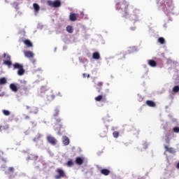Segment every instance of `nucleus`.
<instances>
[{"label": "nucleus", "mask_w": 179, "mask_h": 179, "mask_svg": "<svg viewBox=\"0 0 179 179\" xmlns=\"http://www.w3.org/2000/svg\"><path fill=\"white\" fill-rule=\"evenodd\" d=\"M117 10H121L124 12L123 17H127L128 16V3L127 1H123L116 4Z\"/></svg>", "instance_id": "1"}, {"label": "nucleus", "mask_w": 179, "mask_h": 179, "mask_svg": "<svg viewBox=\"0 0 179 179\" xmlns=\"http://www.w3.org/2000/svg\"><path fill=\"white\" fill-rule=\"evenodd\" d=\"M13 69H18L17 71V75L19 76H23V75H24V69L23 68L22 64H20L19 63H15L14 64H13Z\"/></svg>", "instance_id": "2"}, {"label": "nucleus", "mask_w": 179, "mask_h": 179, "mask_svg": "<svg viewBox=\"0 0 179 179\" xmlns=\"http://www.w3.org/2000/svg\"><path fill=\"white\" fill-rule=\"evenodd\" d=\"M3 57L5 59L3 62V65H6L7 66H8V68H10V66H12V60H10V55L6 53H3Z\"/></svg>", "instance_id": "3"}, {"label": "nucleus", "mask_w": 179, "mask_h": 179, "mask_svg": "<svg viewBox=\"0 0 179 179\" xmlns=\"http://www.w3.org/2000/svg\"><path fill=\"white\" fill-rule=\"evenodd\" d=\"M47 3H48V6H52V8H59L62 5L61 1H59V0H56L55 1L48 0L47 1Z\"/></svg>", "instance_id": "4"}, {"label": "nucleus", "mask_w": 179, "mask_h": 179, "mask_svg": "<svg viewBox=\"0 0 179 179\" xmlns=\"http://www.w3.org/2000/svg\"><path fill=\"white\" fill-rule=\"evenodd\" d=\"M46 141H48V143H50V145H52L53 146H55V145H57L58 143L57 138H55V137L52 136V135H48L46 136Z\"/></svg>", "instance_id": "5"}, {"label": "nucleus", "mask_w": 179, "mask_h": 179, "mask_svg": "<svg viewBox=\"0 0 179 179\" xmlns=\"http://www.w3.org/2000/svg\"><path fill=\"white\" fill-rule=\"evenodd\" d=\"M56 173H57L58 174L55 176L56 179L66 178V175L65 174V172L64 171V170L61 169H57L56 170Z\"/></svg>", "instance_id": "6"}, {"label": "nucleus", "mask_w": 179, "mask_h": 179, "mask_svg": "<svg viewBox=\"0 0 179 179\" xmlns=\"http://www.w3.org/2000/svg\"><path fill=\"white\" fill-rule=\"evenodd\" d=\"M27 162H29L30 160L31 162H37V160H38V155H37L34 153L29 154L28 155V157H27Z\"/></svg>", "instance_id": "7"}, {"label": "nucleus", "mask_w": 179, "mask_h": 179, "mask_svg": "<svg viewBox=\"0 0 179 179\" xmlns=\"http://www.w3.org/2000/svg\"><path fill=\"white\" fill-rule=\"evenodd\" d=\"M94 100L95 101H107V98H106V96L98 95L94 98Z\"/></svg>", "instance_id": "8"}, {"label": "nucleus", "mask_w": 179, "mask_h": 179, "mask_svg": "<svg viewBox=\"0 0 179 179\" xmlns=\"http://www.w3.org/2000/svg\"><path fill=\"white\" fill-rule=\"evenodd\" d=\"M69 20L71 22H76V20H78V14L71 13L69 15Z\"/></svg>", "instance_id": "9"}, {"label": "nucleus", "mask_w": 179, "mask_h": 179, "mask_svg": "<svg viewBox=\"0 0 179 179\" xmlns=\"http://www.w3.org/2000/svg\"><path fill=\"white\" fill-rule=\"evenodd\" d=\"M24 56L27 58H34V54L31 51H24Z\"/></svg>", "instance_id": "10"}, {"label": "nucleus", "mask_w": 179, "mask_h": 179, "mask_svg": "<svg viewBox=\"0 0 179 179\" xmlns=\"http://www.w3.org/2000/svg\"><path fill=\"white\" fill-rule=\"evenodd\" d=\"M62 142L64 146H68V145H69L70 143L69 138H68V136H64L62 137Z\"/></svg>", "instance_id": "11"}, {"label": "nucleus", "mask_w": 179, "mask_h": 179, "mask_svg": "<svg viewBox=\"0 0 179 179\" xmlns=\"http://www.w3.org/2000/svg\"><path fill=\"white\" fill-rule=\"evenodd\" d=\"M164 149H166V152H169V153H176V150L173 148H169V146L164 145Z\"/></svg>", "instance_id": "12"}, {"label": "nucleus", "mask_w": 179, "mask_h": 179, "mask_svg": "<svg viewBox=\"0 0 179 179\" xmlns=\"http://www.w3.org/2000/svg\"><path fill=\"white\" fill-rule=\"evenodd\" d=\"M148 65L150 66H152V68H155V66H157V62L153 59L148 60Z\"/></svg>", "instance_id": "13"}, {"label": "nucleus", "mask_w": 179, "mask_h": 179, "mask_svg": "<svg viewBox=\"0 0 179 179\" xmlns=\"http://www.w3.org/2000/svg\"><path fill=\"white\" fill-rule=\"evenodd\" d=\"M145 104L148 106V107H156V103L153 101L148 100L145 101Z\"/></svg>", "instance_id": "14"}, {"label": "nucleus", "mask_w": 179, "mask_h": 179, "mask_svg": "<svg viewBox=\"0 0 179 179\" xmlns=\"http://www.w3.org/2000/svg\"><path fill=\"white\" fill-rule=\"evenodd\" d=\"M76 164L78 166H82L83 164V159L80 157H78L76 158Z\"/></svg>", "instance_id": "15"}, {"label": "nucleus", "mask_w": 179, "mask_h": 179, "mask_svg": "<svg viewBox=\"0 0 179 179\" xmlns=\"http://www.w3.org/2000/svg\"><path fill=\"white\" fill-rule=\"evenodd\" d=\"M33 8L35 13H38V12H40V6L37 3L33 4Z\"/></svg>", "instance_id": "16"}, {"label": "nucleus", "mask_w": 179, "mask_h": 179, "mask_svg": "<svg viewBox=\"0 0 179 179\" xmlns=\"http://www.w3.org/2000/svg\"><path fill=\"white\" fill-rule=\"evenodd\" d=\"M48 101H52L55 99V95L52 93L50 94L49 95L47 96L46 97Z\"/></svg>", "instance_id": "17"}, {"label": "nucleus", "mask_w": 179, "mask_h": 179, "mask_svg": "<svg viewBox=\"0 0 179 179\" xmlns=\"http://www.w3.org/2000/svg\"><path fill=\"white\" fill-rule=\"evenodd\" d=\"M58 115H59V108H56L53 111V117L54 118H57Z\"/></svg>", "instance_id": "18"}, {"label": "nucleus", "mask_w": 179, "mask_h": 179, "mask_svg": "<svg viewBox=\"0 0 179 179\" xmlns=\"http://www.w3.org/2000/svg\"><path fill=\"white\" fill-rule=\"evenodd\" d=\"M23 43H24V44H25V45H27V47H29V48L33 47V43L29 39L23 41Z\"/></svg>", "instance_id": "19"}, {"label": "nucleus", "mask_w": 179, "mask_h": 179, "mask_svg": "<svg viewBox=\"0 0 179 179\" xmlns=\"http://www.w3.org/2000/svg\"><path fill=\"white\" fill-rule=\"evenodd\" d=\"M30 114H38V108L34 106L31 108V110H30Z\"/></svg>", "instance_id": "20"}, {"label": "nucleus", "mask_w": 179, "mask_h": 179, "mask_svg": "<svg viewBox=\"0 0 179 179\" xmlns=\"http://www.w3.org/2000/svg\"><path fill=\"white\" fill-rule=\"evenodd\" d=\"M96 90L99 92V93H100L101 92V87H103V82H99L96 84Z\"/></svg>", "instance_id": "21"}, {"label": "nucleus", "mask_w": 179, "mask_h": 179, "mask_svg": "<svg viewBox=\"0 0 179 179\" xmlns=\"http://www.w3.org/2000/svg\"><path fill=\"white\" fill-rule=\"evenodd\" d=\"M92 58L94 59H100V53L99 52H94L92 55Z\"/></svg>", "instance_id": "22"}, {"label": "nucleus", "mask_w": 179, "mask_h": 179, "mask_svg": "<svg viewBox=\"0 0 179 179\" xmlns=\"http://www.w3.org/2000/svg\"><path fill=\"white\" fill-rule=\"evenodd\" d=\"M101 173L103 174V176H108L110 174V170L103 169L101 170Z\"/></svg>", "instance_id": "23"}, {"label": "nucleus", "mask_w": 179, "mask_h": 179, "mask_svg": "<svg viewBox=\"0 0 179 179\" xmlns=\"http://www.w3.org/2000/svg\"><path fill=\"white\" fill-rule=\"evenodd\" d=\"M10 89L15 93H16V92H17V87L15 84H10Z\"/></svg>", "instance_id": "24"}, {"label": "nucleus", "mask_w": 179, "mask_h": 179, "mask_svg": "<svg viewBox=\"0 0 179 179\" xmlns=\"http://www.w3.org/2000/svg\"><path fill=\"white\" fill-rule=\"evenodd\" d=\"M66 30L68 33L72 34L73 33V27L71 25L66 27Z\"/></svg>", "instance_id": "25"}, {"label": "nucleus", "mask_w": 179, "mask_h": 179, "mask_svg": "<svg viewBox=\"0 0 179 179\" xmlns=\"http://www.w3.org/2000/svg\"><path fill=\"white\" fill-rule=\"evenodd\" d=\"M29 90V87L25 85H21V92H25V94H27V92Z\"/></svg>", "instance_id": "26"}, {"label": "nucleus", "mask_w": 179, "mask_h": 179, "mask_svg": "<svg viewBox=\"0 0 179 179\" xmlns=\"http://www.w3.org/2000/svg\"><path fill=\"white\" fill-rule=\"evenodd\" d=\"M7 82L8 81L5 77L0 78V85H6Z\"/></svg>", "instance_id": "27"}, {"label": "nucleus", "mask_w": 179, "mask_h": 179, "mask_svg": "<svg viewBox=\"0 0 179 179\" xmlns=\"http://www.w3.org/2000/svg\"><path fill=\"white\" fill-rule=\"evenodd\" d=\"M55 120H56V124L57 125H59L60 128H62V124H61V118H58V117H56L55 118Z\"/></svg>", "instance_id": "28"}, {"label": "nucleus", "mask_w": 179, "mask_h": 179, "mask_svg": "<svg viewBox=\"0 0 179 179\" xmlns=\"http://www.w3.org/2000/svg\"><path fill=\"white\" fill-rule=\"evenodd\" d=\"M2 113H3V115H6V117L10 115V111H9V110H3Z\"/></svg>", "instance_id": "29"}, {"label": "nucleus", "mask_w": 179, "mask_h": 179, "mask_svg": "<svg viewBox=\"0 0 179 179\" xmlns=\"http://www.w3.org/2000/svg\"><path fill=\"white\" fill-rule=\"evenodd\" d=\"M66 166L67 167H72V166H73V161H72V159L69 160L66 163Z\"/></svg>", "instance_id": "30"}, {"label": "nucleus", "mask_w": 179, "mask_h": 179, "mask_svg": "<svg viewBox=\"0 0 179 179\" xmlns=\"http://www.w3.org/2000/svg\"><path fill=\"white\" fill-rule=\"evenodd\" d=\"M158 42L160 44H164V43H166V40H164V38L160 37V38H158Z\"/></svg>", "instance_id": "31"}, {"label": "nucleus", "mask_w": 179, "mask_h": 179, "mask_svg": "<svg viewBox=\"0 0 179 179\" xmlns=\"http://www.w3.org/2000/svg\"><path fill=\"white\" fill-rule=\"evenodd\" d=\"M173 93H178V92H179V86L176 85V86L173 87Z\"/></svg>", "instance_id": "32"}, {"label": "nucleus", "mask_w": 179, "mask_h": 179, "mask_svg": "<svg viewBox=\"0 0 179 179\" xmlns=\"http://www.w3.org/2000/svg\"><path fill=\"white\" fill-rule=\"evenodd\" d=\"M113 138H118V136H120V132L118 131H114L113 133Z\"/></svg>", "instance_id": "33"}, {"label": "nucleus", "mask_w": 179, "mask_h": 179, "mask_svg": "<svg viewBox=\"0 0 179 179\" xmlns=\"http://www.w3.org/2000/svg\"><path fill=\"white\" fill-rule=\"evenodd\" d=\"M173 131L175 132V134H179V127H173Z\"/></svg>", "instance_id": "34"}, {"label": "nucleus", "mask_w": 179, "mask_h": 179, "mask_svg": "<svg viewBox=\"0 0 179 179\" xmlns=\"http://www.w3.org/2000/svg\"><path fill=\"white\" fill-rule=\"evenodd\" d=\"M41 138V135L38 134L34 138V142H37V141H39V139Z\"/></svg>", "instance_id": "35"}, {"label": "nucleus", "mask_w": 179, "mask_h": 179, "mask_svg": "<svg viewBox=\"0 0 179 179\" xmlns=\"http://www.w3.org/2000/svg\"><path fill=\"white\" fill-rule=\"evenodd\" d=\"M45 92H47V87H41V93H44Z\"/></svg>", "instance_id": "36"}, {"label": "nucleus", "mask_w": 179, "mask_h": 179, "mask_svg": "<svg viewBox=\"0 0 179 179\" xmlns=\"http://www.w3.org/2000/svg\"><path fill=\"white\" fill-rule=\"evenodd\" d=\"M15 171V169L13 167L8 168V173H13Z\"/></svg>", "instance_id": "37"}, {"label": "nucleus", "mask_w": 179, "mask_h": 179, "mask_svg": "<svg viewBox=\"0 0 179 179\" xmlns=\"http://www.w3.org/2000/svg\"><path fill=\"white\" fill-rule=\"evenodd\" d=\"M24 118V120H30V116L25 115Z\"/></svg>", "instance_id": "38"}, {"label": "nucleus", "mask_w": 179, "mask_h": 179, "mask_svg": "<svg viewBox=\"0 0 179 179\" xmlns=\"http://www.w3.org/2000/svg\"><path fill=\"white\" fill-rule=\"evenodd\" d=\"M26 110H30V106H25Z\"/></svg>", "instance_id": "39"}, {"label": "nucleus", "mask_w": 179, "mask_h": 179, "mask_svg": "<svg viewBox=\"0 0 179 179\" xmlns=\"http://www.w3.org/2000/svg\"><path fill=\"white\" fill-rule=\"evenodd\" d=\"M2 129H5V127L0 126V131H2Z\"/></svg>", "instance_id": "40"}, {"label": "nucleus", "mask_w": 179, "mask_h": 179, "mask_svg": "<svg viewBox=\"0 0 179 179\" xmlns=\"http://www.w3.org/2000/svg\"><path fill=\"white\" fill-rule=\"evenodd\" d=\"M57 96H59L60 97H62V95L61 94V92H59Z\"/></svg>", "instance_id": "41"}, {"label": "nucleus", "mask_w": 179, "mask_h": 179, "mask_svg": "<svg viewBox=\"0 0 179 179\" xmlns=\"http://www.w3.org/2000/svg\"><path fill=\"white\" fill-rule=\"evenodd\" d=\"M166 143L169 144V143H170V140L169 139H167L166 140Z\"/></svg>", "instance_id": "42"}, {"label": "nucleus", "mask_w": 179, "mask_h": 179, "mask_svg": "<svg viewBox=\"0 0 179 179\" xmlns=\"http://www.w3.org/2000/svg\"><path fill=\"white\" fill-rule=\"evenodd\" d=\"M83 78H86V73L83 74Z\"/></svg>", "instance_id": "43"}, {"label": "nucleus", "mask_w": 179, "mask_h": 179, "mask_svg": "<svg viewBox=\"0 0 179 179\" xmlns=\"http://www.w3.org/2000/svg\"><path fill=\"white\" fill-rule=\"evenodd\" d=\"M177 169H178V170H179V162L177 164Z\"/></svg>", "instance_id": "44"}, {"label": "nucleus", "mask_w": 179, "mask_h": 179, "mask_svg": "<svg viewBox=\"0 0 179 179\" xmlns=\"http://www.w3.org/2000/svg\"><path fill=\"white\" fill-rule=\"evenodd\" d=\"M87 78H90V75L87 74Z\"/></svg>", "instance_id": "45"}, {"label": "nucleus", "mask_w": 179, "mask_h": 179, "mask_svg": "<svg viewBox=\"0 0 179 179\" xmlns=\"http://www.w3.org/2000/svg\"><path fill=\"white\" fill-rule=\"evenodd\" d=\"M131 30H134V28H131Z\"/></svg>", "instance_id": "46"}]
</instances>
